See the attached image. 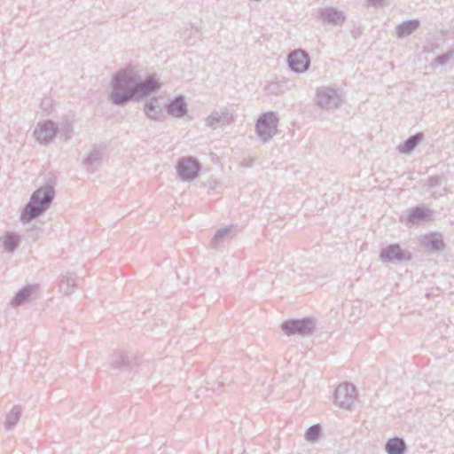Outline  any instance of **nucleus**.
Returning a JSON list of instances; mask_svg holds the SVG:
<instances>
[{
    "instance_id": "obj_1",
    "label": "nucleus",
    "mask_w": 454,
    "mask_h": 454,
    "mask_svg": "<svg viewBox=\"0 0 454 454\" xmlns=\"http://www.w3.org/2000/svg\"><path fill=\"white\" fill-rule=\"evenodd\" d=\"M54 197L55 190L51 184H45L36 189L21 210L20 222L23 224H27L42 215L50 208Z\"/></svg>"
},
{
    "instance_id": "obj_2",
    "label": "nucleus",
    "mask_w": 454,
    "mask_h": 454,
    "mask_svg": "<svg viewBox=\"0 0 454 454\" xmlns=\"http://www.w3.org/2000/svg\"><path fill=\"white\" fill-rule=\"evenodd\" d=\"M111 86L110 99L114 105L123 106L135 101V76L119 71L114 74Z\"/></svg>"
},
{
    "instance_id": "obj_3",
    "label": "nucleus",
    "mask_w": 454,
    "mask_h": 454,
    "mask_svg": "<svg viewBox=\"0 0 454 454\" xmlns=\"http://www.w3.org/2000/svg\"><path fill=\"white\" fill-rule=\"evenodd\" d=\"M344 101L345 94L340 89L322 87L317 90L316 104L321 109L326 111L338 109Z\"/></svg>"
},
{
    "instance_id": "obj_4",
    "label": "nucleus",
    "mask_w": 454,
    "mask_h": 454,
    "mask_svg": "<svg viewBox=\"0 0 454 454\" xmlns=\"http://www.w3.org/2000/svg\"><path fill=\"white\" fill-rule=\"evenodd\" d=\"M278 118L272 112H267L259 116L255 124L257 136L263 143L269 142L278 133Z\"/></svg>"
},
{
    "instance_id": "obj_5",
    "label": "nucleus",
    "mask_w": 454,
    "mask_h": 454,
    "mask_svg": "<svg viewBox=\"0 0 454 454\" xmlns=\"http://www.w3.org/2000/svg\"><path fill=\"white\" fill-rule=\"evenodd\" d=\"M316 328V322L311 317L301 319H289L282 323L281 329L288 336L299 334L309 336L313 333Z\"/></svg>"
},
{
    "instance_id": "obj_6",
    "label": "nucleus",
    "mask_w": 454,
    "mask_h": 454,
    "mask_svg": "<svg viewBox=\"0 0 454 454\" xmlns=\"http://www.w3.org/2000/svg\"><path fill=\"white\" fill-rule=\"evenodd\" d=\"M380 259L384 263H401L412 259L410 251L403 250L398 244H390L380 252Z\"/></svg>"
},
{
    "instance_id": "obj_7",
    "label": "nucleus",
    "mask_w": 454,
    "mask_h": 454,
    "mask_svg": "<svg viewBox=\"0 0 454 454\" xmlns=\"http://www.w3.org/2000/svg\"><path fill=\"white\" fill-rule=\"evenodd\" d=\"M357 398L355 385L348 382L340 383L334 392V403L343 409L350 408Z\"/></svg>"
},
{
    "instance_id": "obj_8",
    "label": "nucleus",
    "mask_w": 454,
    "mask_h": 454,
    "mask_svg": "<svg viewBox=\"0 0 454 454\" xmlns=\"http://www.w3.org/2000/svg\"><path fill=\"white\" fill-rule=\"evenodd\" d=\"M199 160L192 157L181 158L176 164V171L183 181L195 179L200 171Z\"/></svg>"
},
{
    "instance_id": "obj_9",
    "label": "nucleus",
    "mask_w": 454,
    "mask_h": 454,
    "mask_svg": "<svg viewBox=\"0 0 454 454\" xmlns=\"http://www.w3.org/2000/svg\"><path fill=\"white\" fill-rule=\"evenodd\" d=\"M160 88V84L153 75H148L143 80L135 77V101L157 92Z\"/></svg>"
},
{
    "instance_id": "obj_10",
    "label": "nucleus",
    "mask_w": 454,
    "mask_h": 454,
    "mask_svg": "<svg viewBox=\"0 0 454 454\" xmlns=\"http://www.w3.org/2000/svg\"><path fill=\"white\" fill-rule=\"evenodd\" d=\"M59 126L48 120L39 122L34 130L35 139L42 145H49L57 136Z\"/></svg>"
},
{
    "instance_id": "obj_11",
    "label": "nucleus",
    "mask_w": 454,
    "mask_h": 454,
    "mask_svg": "<svg viewBox=\"0 0 454 454\" xmlns=\"http://www.w3.org/2000/svg\"><path fill=\"white\" fill-rule=\"evenodd\" d=\"M289 68L298 74L305 73L310 66V58L304 50H294L287 56Z\"/></svg>"
},
{
    "instance_id": "obj_12",
    "label": "nucleus",
    "mask_w": 454,
    "mask_h": 454,
    "mask_svg": "<svg viewBox=\"0 0 454 454\" xmlns=\"http://www.w3.org/2000/svg\"><path fill=\"white\" fill-rule=\"evenodd\" d=\"M319 18L323 22L333 26H341L346 20L345 14L334 7L319 9Z\"/></svg>"
},
{
    "instance_id": "obj_13",
    "label": "nucleus",
    "mask_w": 454,
    "mask_h": 454,
    "mask_svg": "<svg viewBox=\"0 0 454 454\" xmlns=\"http://www.w3.org/2000/svg\"><path fill=\"white\" fill-rule=\"evenodd\" d=\"M233 121V114L228 110L213 111L206 119V125L213 129L217 126H226Z\"/></svg>"
},
{
    "instance_id": "obj_14",
    "label": "nucleus",
    "mask_w": 454,
    "mask_h": 454,
    "mask_svg": "<svg viewBox=\"0 0 454 454\" xmlns=\"http://www.w3.org/2000/svg\"><path fill=\"white\" fill-rule=\"evenodd\" d=\"M165 109L169 115L182 118L187 114V104L184 96L175 97L169 103L165 105Z\"/></svg>"
},
{
    "instance_id": "obj_15",
    "label": "nucleus",
    "mask_w": 454,
    "mask_h": 454,
    "mask_svg": "<svg viewBox=\"0 0 454 454\" xmlns=\"http://www.w3.org/2000/svg\"><path fill=\"white\" fill-rule=\"evenodd\" d=\"M432 214V210L423 206H417L408 210L406 221L408 223L419 224L421 222L428 221Z\"/></svg>"
},
{
    "instance_id": "obj_16",
    "label": "nucleus",
    "mask_w": 454,
    "mask_h": 454,
    "mask_svg": "<svg viewBox=\"0 0 454 454\" xmlns=\"http://www.w3.org/2000/svg\"><path fill=\"white\" fill-rule=\"evenodd\" d=\"M236 235L233 226H226L218 229L210 241V247L214 249L219 247L224 242L229 241Z\"/></svg>"
},
{
    "instance_id": "obj_17",
    "label": "nucleus",
    "mask_w": 454,
    "mask_h": 454,
    "mask_svg": "<svg viewBox=\"0 0 454 454\" xmlns=\"http://www.w3.org/2000/svg\"><path fill=\"white\" fill-rule=\"evenodd\" d=\"M144 112L147 118L153 121L164 119L163 108L160 107L157 98H151L144 106Z\"/></svg>"
},
{
    "instance_id": "obj_18",
    "label": "nucleus",
    "mask_w": 454,
    "mask_h": 454,
    "mask_svg": "<svg viewBox=\"0 0 454 454\" xmlns=\"http://www.w3.org/2000/svg\"><path fill=\"white\" fill-rule=\"evenodd\" d=\"M38 287V285H27L15 294L10 304L14 308L25 304Z\"/></svg>"
},
{
    "instance_id": "obj_19",
    "label": "nucleus",
    "mask_w": 454,
    "mask_h": 454,
    "mask_svg": "<svg viewBox=\"0 0 454 454\" xmlns=\"http://www.w3.org/2000/svg\"><path fill=\"white\" fill-rule=\"evenodd\" d=\"M103 152L98 146L94 145L88 156L83 160V164L88 172L93 173L101 164Z\"/></svg>"
},
{
    "instance_id": "obj_20",
    "label": "nucleus",
    "mask_w": 454,
    "mask_h": 454,
    "mask_svg": "<svg viewBox=\"0 0 454 454\" xmlns=\"http://www.w3.org/2000/svg\"><path fill=\"white\" fill-rule=\"evenodd\" d=\"M423 246L432 252H439L444 248V241L441 233H430L422 240Z\"/></svg>"
},
{
    "instance_id": "obj_21",
    "label": "nucleus",
    "mask_w": 454,
    "mask_h": 454,
    "mask_svg": "<svg viewBox=\"0 0 454 454\" xmlns=\"http://www.w3.org/2000/svg\"><path fill=\"white\" fill-rule=\"evenodd\" d=\"M419 25L420 21L418 19L405 20L396 26V36L398 38L407 37L415 32L419 27Z\"/></svg>"
},
{
    "instance_id": "obj_22",
    "label": "nucleus",
    "mask_w": 454,
    "mask_h": 454,
    "mask_svg": "<svg viewBox=\"0 0 454 454\" xmlns=\"http://www.w3.org/2000/svg\"><path fill=\"white\" fill-rule=\"evenodd\" d=\"M385 450L387 454H404L407 446L403 438L394 437L387 440Z\"/></svg>"
},
{
    "instance_id": "obj_23",
    "label": "nucleus",
    "mask_w": 454,
    "mask_h": 454,
    "mask_svg": "<svg viewBox=\"0 0 454 454\" xmlns=\"http://www.w3.org/2000/svg\"><path fill=\"white\" fill-rule=\"evenodd\" d=\"M424 135L421 132H418L409 137L403 144L398 146V150L405 154H410L416 146L423 140Z\"/></svg>"
},
{
    "instance_id": "obj_24",
    "label": "nucleus",
    "mask_w": 454,
    "mask_h": 454,
    "mask_svg": "<svg viewBox=\"0 0 454 454\" xmlns=\"http://www.w3.org/2000/svg\"><path fill=\"white\" fill-rule=\"evenodd\" d=\"M22 414V407L20 405H14L12 410L6 413L4 427L5 430L12 429L20 421Z\"/></svg>"
},
{
    "instance_id": "obj_25",
    "label": "nucleus",
    "mask_w": 454,
    "mask_h": 454,
    "mask_svg": "<svg viewBox=\"0 0 454 454\" xmlns=\"http://www.w3.org/2000/svg\"><path fill=\"white\" fill-rule=\"evenodd\" d=\"M21 236L14 232H7L3 240V247L8 253H13L20 246Z\"/></svg>"
},
{
    "instance_id": "obj_26",
    "label": "nucleus",
    "mask_w": 454,
    "mask_h": 454,
    "mask_svg": "<svg viewBox=\"0 0 454 454\" xmlns=\"http://www.w3.org/2000/svg\"><path fill=\"white\" fill-rule=\"evenodd\" d=\"M111 363L114 368L119 370H126L131 366L130 356L121 352L114 354Z\"/></svg>"
},
{
    "instance_id": "obj_27",
    "label": "nucleus",
    "mask_w": 454,
    "mask_h": 454,
    "mask_svg": "<svg viewBox=\"0 0 454 454\" xmlns=\"http://www.w3.org/2000/svg\"><path fill=\"white\" fill-rule=\"evenodd\" d=\"M76 286L74 278L70 275L69 272L62 274L60 276V289L65 295H71L74 292Z\"/></svg>"
},
{
    "instance_id": "obj_28",
    "label": "nucleus",
    "mask_w": 454,
    "mask_h": 454,
    "mask_svg": "<svg viewBox=\"0 0 454 454\" xmlns=\"http://www.w3.org/2000/svg\"><path fill=\"white\" fill-rule=\"evenodd\" d=\"M322 434V427L320 424H315L310 426L305 432V439L308 442H317Z\"/></svg>"
},
{
    "instance_id": "obj_29",
    "label": "nucleus",
    "mask_w": 454,
    "mask_h": 454,
    "mask_svg": "<svg viewBox=\"0 0 454 454\" xmlns=\"http://www.w3.org/2000/svg\"><path fill=\"white\" fill-rule=\"evenodd\" d=\"M43 229L36 224L31 225L24 233V238L29 242H35L42 235Z\"/></svg>"
},
{
    "instance_id": "obj_30",
    "label": "nucleus",
    "mask_w": 454,
    "mask_h": 454,
    "mask_svg": "<svg viewBox=\"0 0 454 454\" xmlns=\"http://www.w3.org/2000/svg\"><path fill=\"white\" fill-rule=\"evenodd\" d=\"M451 59H454V49H450L447 52L438 55L434 59V63L436 65L443 66Z\"/></svg>"
},
{
    "instance_id": "obj_31",
    "label": "nucleus",
    "mask_w": 454,
    "mask_h": 454,
    "mask_svg": "<svg viewBox=\"0 0 454 454\" xmlns=\"http://www.w3.org/2000/svg\"><path fill=\"white\" fill-rule=\"evenodd\" d=\"M72 131V125L67 121H65L59 124V132H62L66 137V139L70 138Z\"/></svg>"
},
{
    "instance_id": "obj_32",
    "label": "nucleus",
    "mask_w": 454,
    "mask_h": 454,
    "mask_svg": "<svg viewBox=\"0 0 454 454\" xmlns=\"http://www.w3.org/2000/svg\"><path fill=\"white\" fill-rule=\"evenodd\" d=\"M442 184V179L438 176H432L427 178V183L426 184L427 190L432 189L436 186H440Z\"/></svg>"
},
{
    "instance_id": "obj_33",
    "label": "nucleus",
    "mask_w": 454,
    "mask_h": 454,
    "mask_svg": "<svg viewBox=\"0 0 454 454\" xmlns=\"http://www.w3.org/2000/svg\"><path fill=\"white\" fill-rule=\"evenodd\" d=\"M254 161H255V158L251 157V158L244 159L241 161L240 165L244 168H251L254 165Z\"/></svg>"
},
{
    "instance_id": "obj_34",
    "label": "nucleus",
    "mask_w": 454,
    "mask_h": 454,
    "mask_svg": "<svg viewBox=\"0 0 454 454\" xmlns=\"http://www.w3.org/2000/svg\"><path fill=\"white\" fill-rule=\"evenodd\" d=\"M369 3L371 4V5L374 6V7H377V6H380V4L384 1V0H368Z\"/></svg>"
},
{
    "instance_id": "obj_35",
    "label": "nucleus",
    "mask_w": 454,
    "mask_h": 454,
    "mask_svg": "<svg viewBox=\"0 0 454 454\" xmlns=\"http://www.w3.org/2000/svg\"><path fill=\"white\" fill-rule=\"evenodd\" d=\"M194 32H195V34H196V35H197L198 37H200V29H199V28H195V29H194Z\"/></svg>"
}]
</instances>
